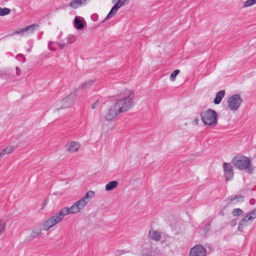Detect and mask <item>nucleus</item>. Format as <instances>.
I'll return each instance as SVG.
<instances>
[{
  "label": "nucleus",
  "instance_id": "412c9836",
  "mask_svg": "<svg viewBox=\"0 0 256 256\" xmlns=\"http://www.w3.org/2000/svg\"><path fill=\"white\" fill-rule=\"evenodd\" d=\"M58 45L57 46V48H59L60 50H62L64 46V44L58 43V42H50L48 44V47L49 49L51 50L54 51V46H52V45Z\"/></svg>",
  "mask_w": 256,
  "mask_h": 256
},
{
  "label": "nucleus",
  "instance_id": "473e14b6",
  "mask_svg": "<svg viewBox=\"0 0 256 256\" xmlns=\"http://www.w3.org/2000/svg\"><path fill=\"white\" fill-rule=\"evenodd\" d=\"M16 58L20 61L24 62L26 61V58L22 54H18Z\"/></svg>",
  "mask_w": 256,
  "mask_h": 256
},
{
  "label": "nucleus",
  "instance_id": "423d86ee",
  "mask_svg": "<svg viewBox=\"0 0 256 256\" xmlns=\"http://www.w3.org/2000/svg\"><path fill=\"white\" fill-rule=\"evenodd\" d=\"M62 219L59 215L58 212L54 215L52 216L50 218H48L43 224L42 230H48L60 222Z\"/></svg>",
  "mask_w": 256,
  "mask_h": 256
},
{
  "label": "nucleus",
  "instance_id": "a211bd4d",
  "mask_svg": "<svg viewBox=\"0 0 256 256\" xmlns=\"http://www.w3.org/2000/svg\"><path fill=\"white\" fill-rule=\"evenodd\" d=\"M86 0H74L70 4V6L73 8H77L82 4H86Z\"/></svg>",
  "mask_w": 256,
  "mask_h": 256
},
{
  "label": "nucleus",
  "instance_id": "6ab92c4d",
  "mask_svg": "<svg viewBox=\"0 0 256 256\" xmlns=\"http://www.w3.org/2000/svg\"><path fill=\"white\" fill-rule=\"evenodd\" d=\"M118 182L116 180H114L108 182L106 186V190L110 191L117 187Z\"/></svg>",
  "mask_w": 256,
  "mask_h": 256
},
{
  "label": "nucleus",
  "instance_id": "f03ea898",
  "mask_svg": "<svg viewBox=\"0 0 256 256\" xmlns=\"http://www.w3.org/2000/svg\"><path fill=\"white\" fill-rule=\"evenodd\" d=\"M134 94L132 91L126 90L124 92V96L116 100L115 104L119 112H126L134 106Z\"/></svg>",
  "mask_w": 256,
  "mask_h": 256
},
{
  "label": "nucleus",
  "instance_id": "58836bf2",
  "mask_svg": "<svg viewBox=\"0 0 256 256\" xmlns=\"http://www.w3.org/2000/svg\"><path fill=\"white\" fill-rule=\"evenodd\" d=\"M16 74L18 76H20L21 74V70L18 66L16 67Z\"/></svg>",
  "mask_w": 256,
  "mask_h": 256
},
{
  "label": "nucleus",
  "instance_id": "aec40b11",
  "mask_svg": "<svg viewBox=\"0 0 256 256\" xmlns=\"http://www.w3.org/2000/svg\"><path fill=\"white\" fill-rule=\"evenodd\" d=\"M74 26L77 30H81L84 28V25L82 22L78 17H76L74 21Z\"/></svg>",
  "mask_w": 256,
  "mask_h": 256
},
{
  "label": "nucleus",
  "instance_id": "c9c22d12",
  "mask_svg": "<svg viewBox=\"0 0 256 256\" xmlns=\"http://www.w3.org/2000/svg\"><path fill=\"white\" fill-rule=\"evenodd\" d=\"M118 9L119 8H117L116 6L114 5L111 8L110 11L112 12L114 14H115Z\"/></svg>",
  "mask_w": 256,
  "mask_h": 256
},
{
  "label": "nucleus",
  "instance_id": "20e7f679",
  "mask_svg": "<svg viewBox=\"0 0 256 256\" xmlns=\"http://www.w3.org/2000/svg\"><path fill=\"white\" fill-rule=\"evenodd\" d=\"M84 207L78 200L74 203L70 208L64 207L58 211L59 215L63 219L64 216L69 214H76Z\"/></svg>",
  "mask_w": 256,
  "mask_h": 256
},
{
  "label": "nucleus",
  "instance_id": "39448f33",
  "mask_svg": "<svg viewBox=\"0 0 256 256\" xmlns=\"http://www.w3.org/2000/svg\"><path fill=\"white\" fill-rule=\"evenodd\" d=\"M228 108L232 111H236L240 108L242 100L238 94H234L230 96L227 100Z\"/></svg>",
  "mask_w": 256,
  "mask_h": 256
},
{
  "label": "nucleus",
  "instance_id": "c85d7f7f",
  "mask_svg": "<svg viewBox=\"0 0 256 256\" xmlns=\"http://www.w3.org/2000/svg\"><path fill=\"white\" fill-rule=\"evenodd\" d=\"M14 150V146L6 147L4 149L2 152H4V156L6 154H10Z\"/></svg>",
  "mask_w": 256,
  "mask_h": 256
},
{
  "label": "nucleus",
  "instance_id": "de8ad7c7",
  "mask_svg": "<svg viewBox=\"0 0 256 256\" xmlns=\"http://www.w3.org/2000/svg\"><path fill=\"white\" fill-rule=\"evenodd\" d=\"M140 256H144V255L143 254H142Z\"/></svg>",
  "mask_w": 256,
  "mask_h": 256
},
{
  "label": "nucleus",
  "instance_id": "6e6552de",
  "mask_svg": "<svg viewBox=\"0 0 256 256\" xmlns=\"http://www.w3.org/2000/svg\"><path fill=\"white\" fill-rule=\"evenodd\" d=\"M121 113L119 112L118 109L115 104L110 107L108 111L104 116V118L106 120H112L118 114Z\"/></svg>",
  "mask_w": 256,
  "mask_h": 256
},
{
  "label": "nucleus",
  "instance_id": "7c9ffc66",
  "mask_svg": "<svg viewBox=\"0 0 256 256\" xmlns=\"http://www.w3.org/2000/svg\"><path fill=\"white\" fill-rule=\"evenodd\" d=\"M114 15V14H113V12L110 10L109 13L106 16V18L101 22V24H102L106 20H108L112 18Z\"/></svg>",
  "mask_w": 256,
  "mask_h": 256
},
{
  "label": "nucleus",
  "instance_id": "4be33fe9",
  "mask_svg": "<svg viewBox=\"0 0 256 256\" xmlns=\"http://www.w3.org/2000/svg\"><path fill=\"white\" fill-rule=\"evenodd\" d=\"M41 234V230L40 228H35L32 230V233L30 236L32 239H34Z\"/></svg>",
  "mask_w": 256,
  "mask_h": 256
},
{
  "label": "nucleus",
  "instance_id": "e433bc0d",
  "mask_svg": "<svg viewBox=\"0 0 256 256\" xmlns=\"http://www.w3.org/2000/svg\"><path fill=\"white\" fill-rule=\"evenodd\" d=\"M250 214L252 216V220H254L256 218V216L255 212H254V210H252L250 212Z\"/></svg>",
  "mask_w": 256,
  "mask_h": 256
},
{
  "label": "nucleus",
  "instance_id": "f257e3e1",
  "mask_svg": "<svg viewBox=\"0 0 256 256\" xmlns=\"http://www.w3.org/2000/svg\"><path fill=\"white\" fill-rule=\"evenodd\" d=\"M231 163L236 168L240 170H244L248 174H252L255 168L249 158L242 154L235 156L232 160Z\"/></svg>",
  "mask_w": 256,
  "mask_h": 256
},
{
  "label": "nucleus",
  "instance_id": "37998d69",
  "mask_svg": "<svg viewBox=\"0 0 256 256\" xmlns=\"http://www.w3.org/2000/svg\"><path fill=\"white\" fill-rule=\"evenodd\" d=\"M57 46L58 45L54 44V45H52V46H54V50H57Z\"/></svg>",
  "mask_w": 256,
  "mask_h": 256
},
{
  "label": "nucleus",
  "instance_id": "f8f14e48",
  "mask_svg": "<svg viewBox=\"0 0 256 256\" xmlns=\"http://www.w3.org/2000/svg\"><path fill=\"white\" fill-rule=\"evenodd\" d=\"M38 24H31L29 26H26V27L22 28L20 30H16V32H14V34H21V35L23 36L24 34L26 32L28 33V32H30V33H32L33 32V31L34 30V28H38Z\"/></svg>",
  "mask_w": 256,
  "mask_h": 256
},
{
  "label": "nucleus",
  "instance_id": "393cba45",
  "mask_svg": "<svg viewBox=\"0 0 256 256\" xmlns=\"http://www.w3.org/2000/svg\"><path fill=\"white\" fill-rule=\"evenodd\" d=\"M94 82V80H88L87 82H84L82 84L80 88L82 89H86V88H88V87H90L92 84H93Z\"/></svg>",
  "mask_w": 256,
  "mask_h": 256
},
{
  "label": "nucleus",
  "instance_id": "c756f323",
  "mask_svg": "<svg viewBox=\"0 0 256 256\" xmlns=\"http://www.w3.org/2000/svg\"><path fill=\"white\" fill-rule=\"evenodd\" d=\"M6 228V224L2 221L0 220V236L3 233Z\"/></svg>",
  "mask_w": 256,
  "mask_h": 256
},
{
  "label": "nucleus",
  "instance_id": "79ce46f5",
  "mask_svg": "<svg viewBox=\"0 0 256 256\" xmlns=\"http://www.w3.org/2000/svg\"><path fill=\"white\" fill-rule=\"evenodd\" d=\"M153 252L152 251L148 252L145 256H152Z\"/></svg>",
  "mask_w": 256,
  "mask_h": 256
},
{
  "label": "nucleus",
  "instance_id": "a19ab883",
  "mask_svg": "<svg viewBox=\"0 0 256 256\" xmlns=\"http://www.w3.org/2000/svg\"><path fill=\"white\" fill-rule=\"evenodd\" d=\"M236 220H234L231 222V225L232 226H235L236 224Z\"/></svg>",
  "mask_w": 256,
  "mask_h": 256
},
{
  "label": "nucleus",
  "instance_id": "f704fd0d",
  "mask_svg": "<svg viewBox=\"0 0 256 256\" xmlns=\"http://www.w3.org/2000/svg\"><path fill=\"white\" fill-rule=\"evenodd\" d=\"M98 18V16L97 14H92L91 19L94 22L97 21Z\"/></svg>",
  "mask_w": 256,
  "mask_h": 256
},
{
  "label": "nucleus",
  "instance_id": "1a4fd4ad",
  "mask_svg": "<svg viewBox=\"0 0 256 256\" xmlns=\"http://www.w3.org/2000/svg\"><path fill=\"white\" fill-rule=\"evenodd\" d=\"M74 96L75 94L71 93L66 98L62 100V106L59 108H56V110H57V112H58L60 110L70 106L72 104L73 102V99L74 98ZM54 110L55 111L56 110Z\"/></svg>",
  "mask_w": 256,
  "mask_h": 256
},
{
  "label": "nucleus",
  "instance_id": "4c0bfd02",
  "mask_svg": "<svg viewBox=\"0 0 256 256\" xmlns=\"http://www.w3.org/2000/svg\"><path fill=\"white\" fill-rule=\"evenodd\" d=\"M198 122H199V119H198V118H196L194 120H193V122H192V124H198Z\"/></svg>",
  "mask_w": 256,
  "mask_h": 256
},
{
  "label": "nucleus",
  "instance_id": "b1692460",
  "mask_svg": "<svg viewBox=\"0 0 256 256\" xmlns=\"http://www.w3.org/2000/svg\"><path fill=\"white\" fill-rule=\"evenodd\" d=\"M10 12V9L4 8H1L0 7V16H4L8 14H9Z\"/></svg>",
  "mask_w": 256,
  "mask_h": 256
},
{
  "label": "nucleus",
  "instance_id": "bb28decb",
  "mask_svg": "<svg viewBox=\"0 0 256 256\" xmlns=\"http://www.w3.org/2000/svg\"><path fill=\"white\" fill-rule=\"evenodd\" d=\"M256 4V0H246L243 4L244 7H248Z\"/></svg>",
  "mask_w": 256,
  "mask_h": 256
},
{
  "label": "nucleus",
  "instance_id": "5701e85b",
  "mask_svg": "<svg viewBox=\"0 0 256 256\" xmlns=\"http://www.w3.org/2000/svg\"><path fill=\"white\" fill-rule=\"evenodd\" d=\"M232 214L234 216H238L242 215L244 214V212L240 208H234L232 212Z\"/></svg>",
  "mask_w": 256,
  "mask_h": 256
},
{
  "label": "nucleus",
  "instance_id": "ddd939ff",
  "mask_svg": "<svg viewBox=\"0 0 256 256\" xmlns=\"http://www.w3.org/2000/svg\"><path fill=\"white\" fill-rule=\"evenodd\" d=\"M80 147V144L75 142H70L67 144L66 146L67 150L70 152H77Z\"/></svg>",
  "mask_w": 256,
  "mask_h": 256
},
{
  "label": "nucleus",
  "instance_id": "a18cd8bd",
  "mask_svg": "<svg viewBox=\"0 0 256 256\" xmlns=\"http://www.w3.org/2000/svg\"><path fill=\"white\" fill-rule=\"evenodd\" d=\"M253 210L254 211V212H255L256 216V208L254 210Z\"/></svg>",
  "mask_w": 256,
  "mask_h": 256
},
{
  "label": "nucleus",
  "instance_id": "72a5a7b5",
  "mask_svg": "<svg viewBox=\"0 0 256 256\" xmlns=\"http://www.w3.org/2000/svg\"><path fill=\"white\" fill-rule=\"evenodd\" d=\"M210 223L208 222L206 224L204 229V232L206 234L210 230Z\"/></svg>",
  "mask_w": 256,
  "mask_h": 256
},
{
  "label": "nucleus",
  "instance_id": "c03bdc74",
  "mask_svg": "<svg viewBox=\"0 0 256 256\" xmlns=\"http://www.w3.org/2000/svg\"><path fill=\"white\" fill-rule=\"evenodd\" d=\"M254 200H250V204H253V202H254Z\"/></svg>",
  "mask_w": 256,
  "mask_h": 256
},
{
  "label": "nucleus",
  "instance_id": "9d476101",
  "mask_svg": "<svg viewBox=\"0 0 256 256\" xmlns=\"http://www.w3.org/2000/svg\"><path fill=\"white\" fill-rule=\"evenodd\" d=\"M244 201V197L242 196L236 195L235 196H231L230 198L226 200V206H234L238 202H242Z\"/></svg>",
  "mask_w": 256,
  "mask_h": 256
},
{
  "label": "nucleus",
  "instance_id": "f3484780",
  "mask_svg": "<svg viewBox=\"0 0 256 256\" xmlns=\"http://www.w3.org/2000/svg\"><path fill=\"white\" fill-rule=\"evenodd\" d=\"M149 236L151 239L157 242L160 240L161 234L159 232L151 230L149 232Z\"/></svg>",
  "mask_w": 256,
  "mask_h": 256
},
{
  "label": "nucleus",
  "instance_id": "cd10ccee",
  "mask_svg": "<svg viewBox=\"0 0 256 256\" xmlns=\"http://www.w3.org/2000/svg\"><path fill=\"white\" fill-rule=\"evenodd\" d=\"M180 70H174L170 75V79L171 80L174 81L175 80L176 77L180 73Z\"/></svg>",
  "mask_w": 256,
  "mask_h": 256
},
{
  "label": "nucleus",
  "instance_id": "ea45409f",
  "mask_svg": "<svg viewBox=\"0 0 256 256\" xmlns=\"http://www.w3.org/2000/svg\"><path fill=\"white\" fill-rule=\"evenodd\" d=\"M98 104V101H96L95 102H94L92 105V109H94L96 108V107L97 106Z\"/></svg>",
  "mask_w": 256,
  "mask_h": 256
},
{
  "label": "nucleus",
  "instance_id": "4468645a",
  "mask_svg": "<svg viewBox=\"0 0 256 256\" xmlns=\"http://www.w3.org/2000/svg\"><path fill=\"white\" fill-rule=\"evenodd\" d=\"M190 250H194L193 251L195 252L196 255H199L200 256H206V250L202 245L196 244Z\"/></svg>",
  "mask_w": 256,
  "mask_h": 256
},
{
  "label": "nucleus",
  "instance_id": "9b49d317",
  "mask_svg": "<svg viewBox=\"0 0 256 256\" xmlns=\"http://www.w3.org/2000/svg\"><path fill=\"white\" fill-rule=\"evenodd\" d=\"M252 218L250 214V212L248 214L242 219L238 225V230L240 232L242 231L243 228L249 224L248 220H252Z\"/></svg>",
  "mask_w": 256,
  "mask_h": 256
},
{
  "label": "nucleus",
  "instance_id": "2f4dec72",
  "mask_svg": "<svg viewBox=\"0 0 256 256\" xmlns=\"http://www.w3.org/2000/svg\"><path fill=\"white\" fill-rule=\"evenodd\" d=\"M67 40L68 43L72 44L75 41L76 38L74 36L69 35L68 36Z\"/></svg>",
  "mask_w": 256,
  "mask_h": 256
},
{
  "label": "nucleus",
  "instance_id": "dca6fc26",
  "mask_svg": "<svg viewBox=\"0 0 256 256\" xmlns=\"http://www.w3.org/2000/svg\"><path fill=\"white\" fill-rule=\"evenodd\" d=\"M225 94V91L224 90H221L218 91L216 95V97L214 100V102L215 104H218L221 102L222 99L224 97Z\"/></svg>",
  "mask_w": 256,
  "mask_h": 256
},
{
  "label": "nucleus",
  "instance_id": "0eeeda50",
  "mask_svg": "<svg viewBox=\"0 0 256 256\" xmlns=\"http://www.w3.org/2000/svg\"><path fill=\"white\" fill-rule=\"evenodd\" d=\"M223 170L226 180L228 182L232 180L234 175V172L232 164L230 163L224 162Z\"/></svg>",
  "mask_w": 256,
  "mask_h": 256
},
{
  "label": "nucleus",
  "instance_id": "7ed1b4c3",
  "mask_svg": "<svg viewBox=\"0 0 256 256\" xmlns=\"http://www.w3.org/2000/svg\"><path fill=\"white\" fill-rule=\"evenodd\" d=\"M200 116L204 125L214 127L217 124L218 114L214 110L208 108L206 111L202 112Z\"/></svg>",
  "mask_w": 256,
  "mask_h": 256
},
{
  "label": "nucleus",
  "instance_id": "a878e982",
  "mask_svg": "<svg viewBox=\"0 0 256 256\" xmlns=\"http://www.w3.org/2000/svg\"><path fill=\"white\" fill-rule=\"evenodd\" d=\"M128 0H118L115 4L114 6L118 8H120L122 6L125 4H128Z\"/></svg>",
  "mask_w": 256,
  "mask_h": 256
},
{
  "label": "nucleus",
  "instance_id": "49530a36",
  "mask_svg": "<svg viewBox=\"0 0 256 256\" xmlns=\"http://www.w3.org/2000/svg\"><path fill=\"white\" fill-rule=\"evenodd\" d=\"M116 0H112V2H114L115 1H116Z\"/></svg>",
  "mask_w": 256,
  "mask_h": 256
},
{
  "label": "nucleus",
  "instance_id": "2eb2a0df",
  "mask_svg": "<svg viewBox=\"0 0 256 256\" xmlns=\"http://www.w3.org/2000/svg\"><path fill=\"white\" fill-rule=\"evenodd\" d=\"M94 192L92 190L88 191L86 195L79 200L84 206L90 202V198L94 196Z\"/></svg>",
  "mask_w": 256,
  "mask_h": 256
}]
</instances>
